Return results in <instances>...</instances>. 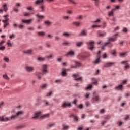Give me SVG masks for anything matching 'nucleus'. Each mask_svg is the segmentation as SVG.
I'll return each instance as SVG.
<instances>
[{
	"mask_svg": "<svg viewBox=\"0 0 130 130\" xmlns=\"http://www.w3.org/2000/svg\"><path fill=\"white\" fill-rule=\"evenodd\" d=\"M63 36H64V37H66L67 38H69V37H71V36L72 35L71 34L69 33V32H64L62 34Z\"/></svg>",
	"mask_w": 130,
	"mask_h": 130,
	"instance_id": "cd10ccee",
	"label": "nucleus"
},
{
	"mask_svg": "<svg viewBox=\"0 0 130 130\" xmlns=\"http://www.w3.org/2000/svg\"><path fill=\"white\" fill-rule=\"evenodd\" d=\"M51 95H52V92H50L48 93L47 94L46 96L47 97H50V96H51Z\"/></svg>",
	"mask_w": 130,
	"mask_h": 130,
	"instance_id": "680f3d73",
	"label": "nucleus"
},
{
	"mask_svg": "<svg viewBox=\"0 0 130 130\" xmlns=\"http://www.w3.org/2000/svg\"><path fill=\"white\" fill-rule=\"evenodd\" d=\"M63 129L64 130H67L69 129V126L68 125H63Z\"/></svg>",
	"mask_w": 130,
	"mask_h": 130,
	"instance_id": "a18cd8bd",
	"label": "nucleus"
},
{
	"mask_svg": "<svg viewBox=\"0 0 130 130\" xmlns=\"http://www.w3.org/2000/svg\"><path fill=\"white\" fill-rule=\"evenodd\" d=\"M44 0H37L36 2H35V5H39L40 4H42L43 3Z\"/></svg>",
	"mask_w": 130,
	"mask_h": 130,
	"instance_id": "c756f323",
	"label": "nucleus"
},
{
	"mask_svg": "<svg viewBox=\"0 0 130 130\" xmlns=\"http://www.w3.org/2000/svg\"><path fill=\"white\" fill-rule=\"evenodd\" d=\"M113 66H114V62H107L104 64V68H109L110 67H112Z\"/></svg>",
	"mask_w": 130,
	"mask_h": 130,
	"instance_id": "f8f14e48",
	"label": "nucleus"
},
{
	"mask_svg": "<svg viewBox=\"0 0 130 130\" xmlns=\"http://www.w3.org/2000/svg\"><path fill=\"white\" fill-rule=\"evenodd\" d=\"M34 21V19H30L28 20H22L21 22L22 23H24V24H27V25H29V24H31Z\"/></svg>",
	"mask_w": 130,
	"mask_h": 130,
	"instance_id": "0eeeda50",
	"label": "nucleus"
},
{
	"mask_svg": "<svg viewBox=\"0 0 130 130\" xmlns=\"http://www.w3.org/2000/svg\"><path fill=\"white\" fill-rule=\"evenodd\" d=\"M82 44H83V42H78L76 44L77 46L80 47V46H82Z\"/></svg>",
	"mask_w": 130,
	"mask_h": 130,
	"instance_id": "864d4df0",
	"label": "nucleus"
},
{
	"mask_svg": "<svg viewBox=\"0 0 130 130\" xmlns=\"http://www.w3.org/2000/svg\"><path fill=\"white\" fill-rule=\"evenodd\" d=\"M127 82V80H123L122 81V83H121V85H122V86H123V85H124V84H126V82Z\"/></svg>",
	"mask_w": 130,
	"mask_h": 130,
	"instance_id": "052dcab7",
	"label": "nucleus"
},
{
	"mask_svg": "<svg viewBox=\"0 0 130 130\" xmlns=\"http://www.w3.org/2000/svg\"><path fill=\"white\" fill-rule=\"evenodd\" d=\"M68 106H71V103L69 102H64L62 105V107H63V108H67Z\"/></svg>",
	"mask_w": 130,
	"mask_h": 130,
	"instance_id": "a211bd4d",
	"label": "nucleus"
},
{
	"mask_svg": "<svg viewBox=\"0 0 130 130\" xmlns=\"http://www.w3.org/2000/svg\"><path fill=\"white\" fill-rule=\"evenodd\" d=\"M36 17H37V19H39L37 20V22H40L41 20H43L44 19V18H45L44 15H41L39 14H36Z\"/></svg>",
	"mask_w": 130,
	"mask_h": 130,
	"instance_id": "9d476101",
	"label": "nucleus"
},
{
	"mask_svg": "<svg viewBox=\"0 0 130 130\" xmlns=\"http://www.w3.org/2000/svg\"><path fill=\"white\" fill-rule=\"evenodd\" d=\"M92 28H93V29H96L97 28H101V25H93L92 26Z\"/></svg>",
	"mask_w": 130,
	"mask_h": 130,
	"instance_id": "e433bc0d",
	"label": "nucleus"
},
{
	"mask_svg": "<svg viewBox=\"0 0 130 130\" xmlns=\"http://www.w3.org/2000/svg\"><path fill=\"white\" fill-rule=\"evenodd\" d=\"M77 18H78L79 20H81L83 19V16L82 15H78L77 16Z\"/></svg>",
	"mask_w": 130,
	"mask_h": 130,
	"instance_id": "774afa93",
	"label": "nucleus"
},
{
	"mask_svg": "<svg viewBox=\"0 0 130 130\" xmlns=\"http://www.w3.org/2000/svg\"><path fill=\"white\" fill-rule=\"evenodd\" d=\"M37 29L38 30H41L42 29V26L41 25H38L37 27Z\"/></svg>",
	"mask_w": 130,
	"mask_h": 130,
	"instance_id": "e2e57ef3",
	"label": "nucleus"
},
{
	"mask_svg": "<svg viewBox=\"0 0 130 130\" xmlns=\"http://www.w3.org/2000/svg\"><path fill=\"white\" fill-rule=\"evenodd\" d=\"M93 83H91V85H95V86H97L98 85V79L93 78L92 79Z\"/></svg>",
	"mask_w": 130,
	"mask_h": 130,
	"instance_id": "4be33fe9",
	"label": "nucleus"
},
{
	"mask_svg": "<svg viewBox=\"0 0 130 130\" xmlns=\"http://www.w3.org/2000/svg\"><path fill=\"white\" fill-rule=\"evenodd\" d=\"M117 34L115 35L114 38H108V42H113L114 41H116V38H117Z\"/></svg>",
	"mask_w": 130,
	"mask_h": 130,
	"instance_id": "4468645a",
	"label": "nucleus"
},
{
	"mask_svg": "<svg viewBox=\"0 0 130 130\" xmlns=\"http://www.w3.org/2000/svg\"><path fill=\"white\" fill-rule=\"evenodd\" d=\"M101 51H99L98 53V58L95 60V61L93 62L94 64H99V63H101V60H100V53Z\"/></svg>",
	"mask_w": 130,
	"mask_h": 130,
	"instance_id": "7ed1b4c3",
	"label": "nucleus"
},
{
	"mask_svg": "<svg viewBox=\"0 0 130 130\" xmlns=\"http://www.w3.org/2000/svg\"><path fill=\"white\" fill-rule=\"evenodd\" d=\"M0 120L1 121H5V118L3 116H0Z\"/></svg>",
	"mask_w": 130,
	"mask_h": 130,
	"instance_id": "338daca9",
	"label": "nucleus"
},
{
	"mask_svg": "<svg viewBox=\"0 0 130 130\" xmlns=\"http://www.w3.org/2000/svg\"><path fill=\"white\" fill-rule=\"evenodd\" d=\"M42 75H43V74H42L40 72H37L36 73L37 77H38V79H39V80L41 79V78H42Z\"/></svg>",
	"mask_w": 130,
	"mask_h": 130,
	"instance_id": "5701e85b",
	"label": "nucleus"
},
{
	"mask_svg": "<svg viewBox=\"0 0 130 130\" xmlns=\"http://www.w3.org/2000/svg\"><path fill=\"white\" fill-rule=\"evenodd\" d=\"M73 77L75 78L74 79L75 81H76V82H82V77H79L80 76L78 74H74L73 75Z\"/></svg>",
	"mask_w": 130,
	"mask_h": 130,
	"instance_id": "423d86ee",
	"label": "nucleus"
},
{
	"mask_svg": "<svg viewBox=\"0 0 130 130\" xmlns=\"http://www.w3.org/2000/svg\"><path fill=\"white\" fill-rule=\"evenodd\" d=\"M54 38H55V40H56V41L60 40V37L56 36H55Z\"/></svg>",
	"mask_w": 130,
	"mask_h": 130,
	"instance_id": "603ef678",
	"label": "nucleus"
},
{
	"mask_svg": "<svg viewBox=\"0 0 130 130\" xmlns=\"http://www.w3.org/2000/svg\"><path fill=\"white\" fill-rule=\"evenodd\" d=\"M41 112H38L33 115L32 118H37L41 114Z\"/></svg>",
	"mask_w": 130,
	"mask_h": 130,
	"instance_id": "393cba45",
	"label": "nucleus"
},
{
	"mask_svg": "<svg viewBox=\"0 0 130 130\" xmlns=\"http://www.w3.org/2000/svg\"><path fill=\"white\" fill-rule=\"evenodd\" d=\"M3 10L5 11V12H7L8 11V7H7V4H4L3 6Z\"/></svg>",
	"mask_w": 130,
	"mask_h": 130,
	"instance_id": "4c0bfd02",
	"label": "nucleus"
},
{
	"mask_svg": "<svg viewBox=\"0 0 130 130\" xmlns=\"http://www.w3.org/2000/svg\"><path fill=\"white\" fill-rule=\"evenodd\" d=\"M12 26L14 29H16L17 27H19V24H17L15 23V24H13Z\"/></svg>",
	"mask_w": 130,
	"mask_h": 130,
	"instance_id": "8fccbe9b",
	"label": "nucleus"
},
{
	"mask_svg": "<svg viewBox=\"0 0 130 130\" xmlns=\"http://www.w3.org/2000/svg\"><path fill=\"white\" fill-rule=\"evenodd\" d=\"M108 16L109 17H113V12H112V11L109 12Z\"/></svg>",
	"mask_w": 130,
	"mask_h": 130,
	"instance_id": "3c124183",
	"label": "nucleus"
},
{
	"mask_svg": "<svg viewBox=\"0 0 130 130\" xmlns=\"http://www.w3.org/2000/svg\"><path fill=\"white\" fill-rule=\"evenodd\" d=\"M3 78H4V79H5L6 80H10V78H9V77L8 76V75L7 74L3 75Z\"/></svg>",
	"mask_w": 130,
	"mask_h": 130,
	"instance_id": "ea45409f",
	"label": "nucleus"
},
{
	"mask_svg": "<svg viewBox=\"0 0 130 130\" xmlns=\"http://www.w3.org/2000/svg\"><path fill=\"white\" fill-rule=\"evenodd\" d=\"M123 88V86L122 84H120V85L118 86H116L115 89V90H120L121 91V90H122V88Z\"/></svg>",
	"mask_w": 130,
	"mask_h": 130,
	"instance_id": "a878e982",
	"label": "nucleus"
},
{
	"mask_svg": "<svg viewBox=\"0 0 130 130\" xmlns=\"http://www.w3.org/2000/svg\"><path fill=\"white\" fill-rule=\"evenodd\" d=\"M106 35V32L102 33L100 31L98 32V37H104Z\"/></svg>",
	"mask_w": 130,
	"mask_h": 130,
	"instance_id": "6ab92c4d",
	"label": "nucleus"
},
{
	"mask_svg": "<svg viewBox=\"0 0 130 130\" xmlns=\"http://www.w3.org/2000/svg\"><path fill=\"white\" fill-rule=\"evenodd\" d=\"M80 34L83 36H86V35H87V31L85 30H82Z\"/></svg>",
	"mask_w": 130,
	"mask_h": 130,
	"instance_id": "c9c22d12",
	"label": "nucleus"
},
{
	"mask_svg": "<svg viewBox=\"0 0 130 130\" xmlns=\"http://www.w3.org/2000/svg\"><path fill=\"white\" fill-rule=\"evenodd\" d=\"M5 49H6V47H5V46H1L0 47V50H1L2 51H4Z\"/></svg>",
	"mask_w": 130,
	"mask_h": 130,
	"instance_id": "49530a36",
	"label": "nucleus"
},
{
	"mask_svg": "<svg viewBox=\"0 0 130 130\" xmlns=\"http://www.w3.org/2000/svg\"><path fill=\"white\" fill-rule=\"evenodd\" d=\"M44 24L47 26H51V25L52 24V22L47 21H45Z\"/></svg>",
	"mask_w": 130,
	"mask_h": 130,
	"instance_id": "473e14b6",
	"label": "nucleus"
},
{
	"mask_svg": "<svg viewBox=\"0 0 130 130\" xmlns=\"http://www.w3.org/2000/svg\"><path fill=\"white\" fill-rule=\"evenodd\" d=\"M73 117H74V120H75V121H76L77 122V121H79V118H78L77 116H74V115H73Z\"/></svg>",
	"mask_w": 130,
	"mask_h": 130,
	"instance_id": "c03bdc74",
	"label": "nucleus"
},
{
	"mask_svg": "<svg viewBox=\"0 0 130 130\" xmlns=\"http://www.w3.org/2000/svg\"><path fill=\"white\" fill-rule=\"evenodd\" d=\"M38 60H39V61H44L45 60V58H43L42 57H39L37 59Z\"/></svg>",
	"mask_w": 130,
	"mask_h": 130,
	"instance_id": "f704fd0d",
	"label": "nucleus"
},
{
	"mask_svg": "<svg viewBox=\"0 0 130 130\" xmlns=\"http://www.w3.org/2000/svg\"><path fill=\"white\" fill-rule=\"evenodd\" d=\"M25 70L28 73H32L34 71V67L27 66L25 67Z\"/></svg>",
	"mask_w": 130,
	"mask_h": 130,
	"instance_id": "39448f33",
	"label": "nucleus"
},
{
	"mask_svg": "<svg viewBox=\"0 0 130 130\" xmlns=\"http://www.w3.org/2000/svg\"><path fill=\"white\" fill-rule=\"evenodd\" d=\"M41 89H46L47 88V84H44L41 86Z\"/></svg>",
	"mask_w": 130,
	"mask_h": 130,
	"instance_id": "58836bf2",
	"label": "nucleus"
},
{
	"mask_svg": "<svg viewBox=\"0 0 130 130\" xmlns=\"http://www.w3.org/2000/svg\"><path fill=\"white\" fill-rule=\"evenodd\" d=\"M73 25H75L76 27H80V26H82V23L79 22H73Z\"/></svg>",
	"mask_w": 130,
	"mask_h": 130,
	"instance_id": "b1692460",
	"label": "nucleus"
},
{
	"mask_svg": "<svg viewBox=\"0 0 130 130\" xmlns=\"http://www.w3.org/2000/svg\"><path fill=\"white\" fill-rule=\"evenodd\" d=\"M74 62L75 63V66L71 65L70 68L71 69H77V68H80V67H82V63L78 62L77 61H71V63Z\"/></svg>",
	"mask_w": 130,
	"mask_h": 130,
	"instance_id": "f03ea898",
	"label": "nucleus"
},
{
	"mask_svg": "<svg viewBox=\"0 0 130 130\" xmlns=\"http://www.w3.org/2000/svg\"><path fill=\"white\" fill-rule=\"evenodd\" d=\"M46 38H48V39H52L53 36L50 34H48L46 36Z\"/></svg>",
	"mask_w": 130,
	"mask_h": 130,
	"instance_id": "72a5a7b5",
	"label": "nucleus"
},
{
	"mask_svg": "<svg viewBox=\"0 0 130 130\" xmlns=\"http://www.w3.org/2000/svg\"><path fill=\"white\" fill-rule=\"evenodd\" d=\"M70 45V43L68 42H64L63 43V45H64L65 46H67V45Z\"/></svg>",
	"mask_w": 130,
	"mask_h": 130,
	"instance_id": "bf43d9fd",
	"label": "nucleus"
},
{
	"mask_svg": "<svg viewBox=\"0 0 130 130\" xmlns=\"http://www.w3.org/2000/svg\"><path fill=\"white\" fill-rule=\"evenodd\" d=\"M27 30H29V31H34L35 29L34 27H29L27 28Z\"/></svg>",
	"mask_w": 130,
	"mask_h": 130,
	"instance_id": "09e8293b",
	"label": "nucleus"
},
{
	"mask_svg": "<svg viewBox=\"0 0 130 130\" xmlns=\"http://www.w3.org/2000/svg\"><path fill=\"white\" fill-rule=\"evenodd\" d=\"M16 35H15V34H13L12 35H10L9 37V38L10 39H13V38H15Z\"/></svg>",
	"mask_w": 130,
	"mask_h": 130,
	"instance_id": "6e6d98bb",
	"label": "nucleus"
},
{
	"mask_svg": "<svg viewBox=\"0 0 130 130\" xmlns=\"http://www.w3.org/2000/svg\"><path fill=\"white\" fill-rule=\"evenodd\" d=\"M67 71H68V70L66 69H62V72L61 73V75L62 76H63V77H66V76H67Z\"/></svg>",
	"mask_w": 130,
	"mask_h": 130,
	"instance_id": "c85d7f7f",
	"label": "nucleus"
},
{
	"mask_svg": "<svg viewBox=\"0 0 130 130\" xmlns=\"http://www.w3.org/2000/svg\"><path fill=\"white\" fill-rule=\"evenodd\" d=\"M62 82H63V80H62V79H58L55 81V83L56 84H61Z\"/></svg>",
	"mask_w": 130,
	"mask_h": 130,
	"instance_id": "2f4dec72",
	"label": "nucleus"
},
{
	"mask_svg": "<svg viewBox=\"0 0 130 130\" xmlns=\"http://www.w3.org/2000/svg\"><path fill=\"white\" fill-rule=\"evenodd\" d=\"M18 28L21 29H25V26H24L23 24H20V25H18Z\"/></svg>",
	"mask_w": 130,
	"mask_h": 130,
	"instance_id": "37998d69",
	"label": "nucleus"
},
{
	"mask_svg": "<svg viewBox=\"0 0 130 130\" xmlns=\"http://www.w3.org/2000/svg\"><path fill=\"white\" fill-rule=\"evenodd\" d=\"M69 3H72V4H73V5H77L78 4L75 0H68Z\"/></svg>",
	"mask_w": 130,
	"mask_h": 130,
	"instance_id": "a19ab883",
	"label": "nucleus"
},
{
	"mask_svg": "<svg viewBox=\"0 0 130 130\" xmlns=\"http://www.w3.org/2000/svg\"><path fill=\"white\" fill-rule=\"evenodd\" d=\"M92 87H93V84L89 85L86 87V90H91Z\"/></svg>",
	"mask_w": 130,
	"mask_h": 130,
	"instance_id": "79ce46f5",
	"label": "nucleus"
},
{
	"mask_svg": "<svg viewBox=\"0 0 130 130\" xmlns=\"http://www.w3.org/2000/svg\"><path fill=\"white\" fill-rule=\"evenodd\" d=\"M27 10H28V11H33L34 8L32 6H29L27 7Z\"/></svg>",
	"mask_w": 130,
	"mask_h": 130,
	"instance_id": "de8ad7c7",
	"label": "nucleus"
},
{
	"mask_svg": "<svg viewBox=\"0 0 130 130\" xmlns=\"http://www.w3.org/2000/svg\"><path fill=\"white\" fill-rule=\"evenodd\" d=\"M128 53V52L121 53L119 54V56L120 57H125V56H127Z\"/></svg>",
	"mask_w": 130,
	"mask_h": 130,
	"instance_id": "aec40b11",
	"label": "nucleus"
},
{
	"mask_svg": "<svg viewBox=\"0 0 130 130\" xmlns=\"http://www.w3.org/2000/svg\"><path fill=\"white\" fill-rule=\"evenodd\" d=\"M93 101H95L96 102H98V101H100V98H99V96H94L92 98Z\"/></svg>",
	"mask_w": 130,
	"mask_h": 130,
	"instance_id": "bb28decb",
	"label": "nucleus"
},
{
	"mask_svg": "<svg viewBox=\"0 0 130 130\" xmlns=\"http://www.w3.org/2000/svg\"><path fill=\"white\" fill-rule=\"evenodd\" d=\"M54 56L52 55H47L45 57V58H48L49 59H53Z\"/></svg>",
	"mask_w": 130,
	"mask_h": 130,
	"instance_id": "7c9ffc66",
	"label": "nucleus"
},
{
	"mask_svg": "<svg viewBox=\"0 0 130 130\" xmlns=\"http://www.w3.org/2000/svg\"><path fill=\"white\" fill-rule=\"evenodd\" d=\"M101 21L100 19H97L96 20L93 21V23L99 24V23H101Z\"/></svg>",
	"mask_w": 130,
	"mask_h": 130,
	"instance_id": "4d7b16f0",
	"label": "nucleus"
},
{
	"mask_svg": "<svg viewBox=\"0 0 130 130\" xmlns=\"http://www.w3.org/2000/svg\"><path fill=\"white\" fill-rule=\"evenodd\" d=\"M89 49L90 50H93V48H94V42H90L89 43Z\"/></svg>",
	"mask_w": 130,
	"mask_h": 130,
	"instance_id": "f3484780",
	"label": "nucleus"
},
{
	"mask_svg": "<svg viewBox=\"0 0 130 130\" xmlns=\"http://www.w3.org/2000/svg\"><path fill=\"white\" fill-rule=\"evenodd\" d=\"M24 16L25 17H29V16H30V13L29 12L24 13Z\"/></svg>",
	"mask_w": 130,
	"mask_h": 130,
	"instance_id": "13d9d810",
	"label": "nucleus"
},
{
	"mask_svg": "<svg viewBox=\"0 0 130 130\" xmlns=\"http://www.w3.org/2000/svg\"><path fill=\"white\" fill-rule=\"evenodd\" d=\"M25 113L23 111H19L15 113L14 115H12L11 116L10 118L6 117L4 119V121H9L10 120H15L17 119V118H19V116H21V115H23Z\"/></svg>",
	"mask_w": 130,
	"mask_h": 130,
	"instance_id": "f257e3e1",
	"label": "nucleus"
},
{
	"mask_svg": "<svg viewBox=\"0 0 130 130\" xmlns=\"http://www.w3.org/2000/svg\"><path fill=\"white\" fill-rule=\"evenodd\" d=\"M4 60L6 62H9V61H10V59H9V58H7V57L4 58Z\"/></svg>",
	"mask_w": 130,
	"mask_h": 130,
	"instance_id": "5fc2aeb1",
	"label": "nucleus"
},
{
	"mask_svg": "<svg viewBox=\"0 0 130 130\" xmlns=\"http://www.w3.org/2000/svg\"><path fill=\"white\" fill-rule=\"evenodd\" d=\"M112 54H113V55H115V54H116V52L115 50H112Z\"/></svg>",
	"mask_w": 130,
	"mask_h": 130,
	"instance_id": "69168bd1",
	"label": "nucleus"
},
{
	"mask_svg": "<svg viewBox=\"0 0 130 130\" xmlns=\"http://www.w3.org/2000/svg\"><path fill=\"white\" fill-rule=\"evenodd\" d=\"M45 34H46V33L43 31H38L37 32V35L40 36V37H44V36H45Z\"/></svg>",
	"mask_w": 130,
	"mask_h": 130,
	"instance_id": "ddd939ff",
	"label": "nucleus"
},
{
	"mask_svg": "<svg viewBox=\"0 0 130 130\" xmlns=\"http://www.w3.org/2000/svg\"><path fill=\"white\" fill-rule=\"evenodd\" d=\"M105 46H108V47H112L113 45L110 42H106L105 44L102 46V49H104Z\"/></svg>",
	"mask_w": 130,
	"mask_h": 130,
	"instance_id": "1a4fd4ad",
	"label": "nucleus"
},
{
	"mask_svg": "<svg viewBox=\"0 0 130 130\" xmlns=\"http://www.w3.org/2000/svg\"><path fill=\"white\" fill-rule=\"evenodd\" d=\"M90 56V54H88V55H85L82 54H79L78 55V58L79 59H80V60H83L84 59H86V58H88Z\"/></svg>",
	"mask_w": 130,
	"mask_h": 130,
	"instance_id": "20e7f679",
	"label": "nucleus"
},
{
	"mask_svg": "<svg viewBox=\"0 0 130 130\" xmlns=\"http://www.w3.org/2000/svg\"><path fill=\"white\" fill-rule=\"evenodd\" d=\"M74 55H75V52H74L73 51H70L66 54L65 56L68 57L69 56H74Z\"/></svg>",
	"mask_w": 130,
	"mask_h": 130,
	"instance_id": "9b49d317",
	"label": "nucleus"
},
{
	"mask_svg": "<svg viewBox=\"0 0 130 130\" xmlns=\"http://www.w3.org/2000/svg\"><path fill=\"white\" fill-rule=\"evenodd\" d=\"M39 9L40 10V12L44 13V12H45V9H46V6L45 5H41L39 7Z\"/></svg>",
	"mask_w": 130,
	"mask_h": 130,
	"instance_id": "2eb2a0df",
	"label": "nucleus"
},
{
	"mask_svg": "<svg viewBox=\"0 0 130 130\" xmlns=\"http://www.w3.org/2000/svg\"><path fill=\"white\" fill-rule=\"evenodd\" d=\"M24 53L26 54H29L30 55H32L33 54V50L32 49H28L24 51Z\"/></svg>",
	"mask_w": 130,
	"mask_h": 130,
	"instance_id": "dca6fc26",
	"label": "nucleus"
},
{
	"mask_svg": "<svg viewBox=\"0 0 130 130\" xmlns=\"http://www.w3.org/2000/svg\"><path fill=\"white\" fill-rule=\"evenodd\" d=\"M7 45L8 46H9V47H11L12 46V43L10 42V41H9L8 43H7Z\"/></svg>",
	"mask_w": 130,
	"mask_h": 130,
	"instance_id": "0e129e2a",
	"label": "nucleus"
},
{
	"mask_svg": "<svg viewBox=\"0 0 130 130\" xmlns=\"http://www.w3.org/2000/svg\"><path fill=\"white\" fill-rule=\"evenodd\" d=\"M46 73H47V66L45 64L43 65L42 74H43V75H45Z\"/></svg>",
	"mask_w": 130,
	"mask_h": 130,
	"instance_id": "6e6552de",
	"label": "nucleus"
},
{
	"mask_svg": "<svg viewBox=\"0 0 130 130\" xmlns=\"http://www.w3.org/2000/svg\"><path fill=\"white\" fill-rule=\"evenodd\" d=\"M25 127H26L25 125H21L17 126L15 128L16 129H23V128H25Z\"/></svg>",
	"mask_w": 130,
	"mask_h": 130,
	"instance_id": "412c9836",
	"label": "nucleus"
}]
</instances>
